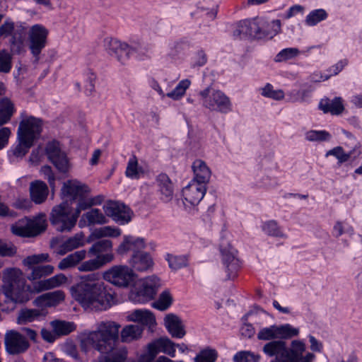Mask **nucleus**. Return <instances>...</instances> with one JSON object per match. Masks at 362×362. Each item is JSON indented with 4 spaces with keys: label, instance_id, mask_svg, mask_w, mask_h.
<instances>
[{
    "label": "nucleus",
    "instance_id": "1",
    "mask_svg": "<svg viewBox=\"0 0 362 362\" xmlns=\"http://www.w3.org/2000/svg\"><path fill=\"white\" fill-rule=\"evenodd\" d=\"M2 278L4 285L0 294V310L5 313L14 310L18 303L28 301L31 294L59 287L68 280L64 274H58L49 279L35 281L32 286L26 285L23 272L17 268L4 269Z\"/></svg>",
    "mask_w": 362,
    "mask_h": 362
},
{
    "label": "nucleus",
    "instance_id": "2",
    "mask_svg": "<svg viewBox=\"0 0 362 362\" xmlns=\"http://www.w3.org/2000/svg\"><path fill=\"white\" fill-rule=\"evenodd\" d=\"M72 298L86 310L101 311L110 307L112 296L100 281V275L92 273L81 276V281L69 288Z\"/></svg>",
    "mask_w": 362,
    "mask_h": 362
},
{
    "label": "nucleus",
    "instance_id": "3",
    "mask_svg": "<svg viewBox=\"0 0 362 362\" xmlns=\"http://www.w3.org/2000/svg\"><path fill=\"white\" fill-rule=\"evenodd\" d=\"M120 328V324L114 321L100 322L95 330H86L81 334V350L87 353L94 349L100 354L106 353L111 349L112 341L119 339Z\"/></svg>",
    "mask_w": 362,
    "mask_h": 362
},
{
    "label": "nucleus",
    "instance_id": "4",
    "mask_svg": "<svg viewBox=\"0 0 362 362\" xmlns=\"http://www.w3.org/2000/svg\"><path fill=\"white\" fill-rule=\"evenodd\" d=\"M305 349V344L300 340L292 341L290 348L283 340H273L264 344L262 351L270 357L276 356L270 362H313L315 356L310 352L303 356Z\"/></svg>",
    "mask_w": 362,
    "mask_h": 362
},
{
    "label": "nucleus",
    "instance_id": "5",
    "mask_svg": "<svg viewBox=\"0 0 362 362\" xmlns=\"http://www.w3.org/2000/svg\"><path fill=\"white\" fill-rule=\"evenodd\" d=\"M42 120L28 117L22 119L19 124L17 132L18 144L13 150V154L16 157H23L33 145L42 132Z\"/></svg>",
    "mask_w": 362,
    "mask_h": 362
},
{
    "label": "nucleus",
    "instance_id": "6",
    "mask_svg": "<svg viewBox=\"0 0 362 362\" xmlns=\"http://www.w3.org/2000/svg\"><path fill=\"white\" fill-rule=\"evenodd\" d=\"M87 253L95 256L81 262L78 270L81 272H89L98 270L114 259L112 243L110 240L103 239L94 243Z\"/></svg>",
    "mask_w": 362,
    "mask_h": 362
},
{
    "label": "nucleus",
    "instance_id": "7",
    "mask_svg": "<svg viewBox=\"0 0 362 362\" xmlns=\"http://www.w3.org/2000/svg\"><path fill=\"white\" fill-rule=\"evenodd\" d=\"M264 25H267V21L264 18L245 20L239 23L233 35L240 37H248L255 39L272 38L280 32L281 24L280 20H276L274 25V32L272 33L262 30Z\"/></svg>",
    "mask_w": 362,
    "mask_h": 362
},
{
    "label": "nucleus",
    "instance_id": "8",
    "mask_svg": "<svg viewBox=\"0 0 362 362\" xmlns=\"http://www.w3.org/2000/svg\"><path fill=\"white\" fill-rule=\"evenodd\" d=\"M52 225L59 232H70L76 226L78 218L67 200L52 209L49 218Z\"/></svg>",
    "mask_w": 362,
    "mask_h": 362
},
{
    "label": "nucleus",
    "instance_id": "9",
    "mask_svg": "<svg viewBox=\"0 0 362 362\" xmlns=\"http://www.w3.org/2000/svg\"><path fill=\"white\" fill-rule=\"evenodd\" d=\"M104 280L114 286L127 288L132 285L136 279L133 269L127 265H114L103 273Z\"/></svg>",
    "mask_w": 362,
    "mask_h": 362
},
{
    "label": "nucleus",
    "instance_id": "10",
    "mask_svg": "<svg viewBox=\"0 0 362 362\" xmlns=\"http://www.w3.org/2000/svg\"><path fill=\"white\" fill-rule=\"evenodd\" d=\"M103 45L107 52L116 58L121 64H125L130 56L134 53L141 52V47L139 45L129 46L112 37H106L103 40Z\"/></svg>",
    "mask_w": 362,
    "mask_h": 362
},
{
    "label": "nucleus",
    "instance_id": "11",
    "mask_svg": "<svg viewBox=\"0 0 362 362\" xmlns=\"http://www.w3.org/2000/svg\"><path fill=\"white\" fill-rule=\"evenodd\" d=\"M202 105L212 111L228 113L231 110L230 99L221 91L206 88L199 93Z\"/></svg>",
    "mask_w": 362,
    "mask_h": 362
},
{
    "label": "nucleus",
    "instance_id": "12",
    "mask_svg": "<svg viewBox=\"0 0 362 362\" xmlns=\"http://www.w3.org/2000/svg\"><path fill=\"white\" fill-rule=\"evenodd\" d=\"M160 286V280L157 276H148L142 280L139 288L131 291L129 298L136 303H145L154 298Z\"/></svg>",
    "mask_w": 362,
    "mask_h": 362
},
{
    "label": "nucleus",
    "instance_id": "13",
    "mask_svg": "<svg viewBox=\"0 0 362 362\" xmlns=\"http://www.w3.org/2000/svg\"><path fill=\"white\" fill-rule=\"evenodd\" d=\"M48 34V30L41 24H35L29 30V48L36 59L46 46Z\"/></svg>",
    "mask_w": 362,
    "mask_h": 362
},
{
    "label": "nucleus",
    "instance_id": "14",
    "mask_svg": "<svg viewBox=\"0 0 362 362\" xmlns=\"http://www.w3.org/2000/svg\"><path fill=\"white\" fill-rule=\"evenodd\" d=\"M44 218L35 220L22 219L11 228L13 234L22 237H32L38 235L46 228Z\"/></svg>",
    "mask_w": 362,
    "mask_h": 362
},
{
    "label": "nucleus",
    "instance_id": "15",
    "mask_svg": "<svg viewBox=\"0 0 362 362\" xmlns=\"http://www.w3.org/2000/svg\"><path fill=\"white\" fill-rule=\"evenodd\" d=\"M46 155L56 168L61 173H66L70 167L66 153L62 151L60 144L53 141L47 144Z\"/></svg>",
    "mask_w": 362,
    "mask_h": 362
},
{
    "label": "nucleus",
    "instance_id": "16",
    "mask_svg": "<svg viewBox=\"0 0 362 362\" xmlns=\"http://www.w3.org/2000/svg\"><path fill=\"white\" fill-rule=\"evenodd\" d=\"M4 344L6 351L11 355L25 353L30 346L25 337L15 330H10L6 333Z\"/></svg>",
    "mask_w": 362,
    "mask_h": 362
},
{
    "label": "nucleus",
    "instance_id": "17",
    "mask_svg": "<svg viewBox=\"0 0 362 362\" xmlns=\"http://www.w3.org/2000/svg\"><path fill=\"white\" fill-rule=\"evenodd\" d=\"M222 262L227 273L228 279H233L237 276L238 272L240 267V260L237 257L238 251L230 244L223 246L221 245Z\"/></svg>",
    "mask_w": 362,
    "mask_h": 362
},
{
    "label": "nucleus",
    "instance_id": "18",
    "mask_svg": "<svg viewBox=\"0 0 362 362\" xmlns=\"http://www.w3.org/2000/svg\"><path fill=\"white\" fill-rule=\"evenodd\" d=\"M85 245L84 235L82 233H76L61 243L53 239L51 246L54 248L55 252L59 255H64Z\"/></svg>",
    "mask_w": 362,
    "mask_h": 362
},
{
    "label": "nucleus",
    "instance_id": "19",
    "mask_svg": "<svg viewBox=\"0 0 362 362\" xmlns=\"http://www.w3.org/2000/svg\"><path fill=\"white\" fill-rule=\"evenodd\" d=\"M206 192V187L196 182H190L182 189L183 204L185 207L197 205L203 199Z\"/></svg>",
    "mask_w": 362,
    "mask_h": 362
},
{
    "label": "nucleus",
    "instance_id": "20",
    "mask_svg": "<svg viewBox=\"0 0 362 362\" xmlns=\"http://www.w3.org/2000/svg\"><path fill=\"white\" fill-rule=\"evenodd\" d=\"M103 209L107 216L120 224L127 223L131 220L129 209L122 203L108 202L103 206Z\"/></svg>",
    "mask_w": 362,
    "mask_h": 362
},
{
    "label": "nucleus",
    "instance_id": "21",
    "mask_svg": "<svg viewBox=\"0 0 362 362\" xmlns=\"http://www.w3.org/2000/svg\"><path fill=\"white\" fill-rule=\"evenodd\" d=\"M88 192V187L77 180H69L64 183L62 188V194L64 197L69 198L72 200H76L81 197L85 196Z\"/></svg>",
    "mask_w": 362,
    "mask_h": 362
},
{
    "label": "nucleus",
    "instance_id": "22",
    "mask_svg": "<svg viewBox=\"0 0 362 362\" xmlns=\"http://www.w3.org/2000/svg\"><path fill=\"white\" fill-rule=\"evenodd\" d=\"M156 355L163 353L171 358L175 357L176 345L168 337H161L148 343Z\"/></svg>",
    "mask_w": 362,
    "mask_h": 362
},
{
    "label": "nucleus",
    "instance_id": "23",
    "mask_svg": "<svg viewBox=\"0 0 362 362\" xmlns=\"http://www.w3.org/2000/svg\"><path fill=\"white\" fill-rule=\"evenodd\" d=\"M127 320L129 322H137L141 326L153 327L156 325V318L153 314L145 309H136L130 312L127 316Z\"/></svg>",
    "mask_w": 362,
    "mask_h": 362
},
{
    "label": "nucleus",
    "instance_id": "24",
    "mask_svg": "<svg viewBox=\"0 0 362 362\" xmlns=\"http://www.w3.org/2000/svg\"><path fill=\"white\" fill-rule=\"evenodd\" d=\"M165 327L172 337L182 339L185 334V326L181 319L175 314H168L164 318Z\"/></svg>",
    "mask_w": 362,
    "mask_h": 362
},
{
    "label": "nucleus",
    "instance_id": "25",
    "mask_svg": "<svg viewBox=\"0 0 362 362\" xmlns=\"http://www.w3.org/2000/svg\"><path fill=\"white\" fill-rule=\"evenodd\" d=\"M145 241L144 238L134 237L132 235H125L123 241L119 245L117 251L120 255L126 254L129 251L134 252V254L140 253L139 251L145 248Z\"/></svg>",
    "mask_w": 362,
    "mask_h": 362
},
{
    "label": "nucleus",
    "instance_id": "26",
    "mask_svg": "<svg viewBox=\"0 0 362 362\" xmlns=\"http://www.w3.org/2000/svg\"><path fill=\"white\" fill-rule=\"evenodd\" d=\"M107 218L98 209H91L84 213L80 220L78 225L81 228L86 226L102 225L107 223Z\"/></svg>",
    "mask_w": 362,
    "mask_h": 362
},
{
    "label": "nucleus",
    "instance_id": "27",
    "mask_svg": "<svg viewBox=\"0 0 362 362\" xmlns=\"http://www.w3.org/2000/svg\"><path fill=\"white\" fill-rule=\"evenodd\" d=\"M65 298V293L63 291L57 290L45 293L38 296L35 300V305L41 307L56 306L63 302Z\"/></svg>",
    "mask_w": 362,
    "mask_h": 362
},
{
    "label": "nucleus",
    "instance_id": "28",
    "mask_svg": "<svg viewBox=\"0 0 362 362\" xmlns=\"http://www.w3.org/2000/svg\"><path fill=\"white\" fill-rule=\"evenodd\" d=\"M194 177L192 182H199L206 187L211 177V170L206 163L202 160H196L192 164Z\"/></svg>",
    "mask_w": 362,
    "mask_h": 362
},
{
    "label": "nucleus",
    "instance_id": "29",
    "mask_svg": "<svg viewBox=\"0 0 362 362\" xmlns=\"http://www.w3.org/2000/svg\"><path fill=\"white\" fill-rule=\"evenodd\" d=\"M129 264L136 271L146 272L152 269L153 261L149 254L141 252L134 254L129 261Z\"/></svg>",
    "mask_w": 362,
    "mask_h": 362
},
{
    "label": "nucleus",
    "instance_id": "30",
    "mask_svg": "<svg viewBox=\"0 0 362 362\" xmlns=\"http://www.w3.org/2000/svg\"><path fill=\"white\" fill-rule=\"evenodd\" d=\"M87 251L85 250H78L69 254L63 258L58 264V269L62 271L67 270L79 266L81 262L86 258Z\"/></svg>",
    "mask_w": 362,
    "mask_h": 362
},
{
    "label": "nucleus",
    "instance_id": "31",
    "mask_svg": "<svg viewBox=\"0 0 362 362\" xmlns=\"http://www.w3.org/2000/svg\"><path fill=\"white\" fill-rule=\"evenodd\" d=\"M160 199L164 202H169L173 197V185L166 174H160L156 179Z\"/></svg>",
    "mask_w": 362,
    "mask_h": 362
},
{
    "label": "nucleus",
    "instance_id": "32",
    "mask_svg": "<svg viewBox=\"0 0 362 362\" xmlns=\"http://www.w3.org/2000/svg\"><path fill=\"white\" fill-rule=\"evenodd\" d=\"M143 326L138 325H127L120 332V340L123 343H132L142 337Z\"/></svg>",
    "mask_w": 362,
    "mask_h": 362
},
{
    "label": "nucleus",
    "instance_id": "33",
    "mask_svg": "<svg viewBox=\"0 0 362 362\" xmlns=\"http://www.w3.org/2000/svg\"><path fill=\"white\" fill-rule=\"evenodd\" d=\"M319 108L324 113H331L332 115H340L344 110L342 103V99L340 97H335L333 100L323 98L319 103Z\"/></svg>",
    "mask_w": 362,
    "mask_h": 362
},
{
    "label": "nucleus",
    "instance_id": "34",
    "mask_svg": "<svg viewBox=\"0 0 362 362\" xmlns=\"http://www.w3.org/2000/svg\"><path fill=\"white\" fill-rule=\"evenodd\" d=\"M99 358L100 362H124L127 357V349L124 346L113 347L111 344V349Z\"/></svg>",
    "mask_w": 362,
    "mask_h": 362
},
{
    "label": "nucleus",
    "instance_id": "35",
    "mask_svg": "<svg viewBox=\"0 0 362 362\" xmlns=\"http://www.w3.org/2000/svg\"><path fill=\"white\" fill-rule=\"evenodd\" d=\"M31 199L35 204H41L45 201L48 195L47 185L40 180L31 182L30 186Z\"/></svg>",
    "mask_w": 362,
    "mask_h": 362
},
{
    "label": "nucleus",
    "instance_id": "36",
    "mask_svg": "<svg viewBox=\"0 0 362 362\" xmlns=\"http://www.w3.org/2000/svg\"><path fill=\"white\" fill-rule=\"evenodd\" d=\"M16 112L13 103L8 98L0 100V127L7 124Z\"/></svg>",
    "mask_w": 362,
    "mask_h": 362
},
{
    "label": "nucleus",
    "instance_id": "37",
    "mask_svg": "<svg viewBox=\"0 0 362 362\" xmlns=\"http://www.w3.org/2000/svg\"><path fill=\"white\" fill-rule=\"evenodd\" d=\"M313 91L311 86L303 84L299 90L293 89L287 94L288 101L292 103L304 102L309 98L310 93Z\"/></svg>",
    "mask_w": 362,
    "mask_h": 362
},
{
    "label": "nucleus",
    "instance_id": "38",
    "mask_svg": "<svg viewBox=\"0 0 362 362\" xmlns=\"http://www.w3.org/2000/svg\"><path fill=\"white\" fill-rule=\"evenodd\" d=\"M50 261L49 255L47 253L35 254L26 257L22 261V264L28 269H33L44 262Z\"/></svg>",
    "mask_w": 362,
    "mask_h": 362
},
{
    "label": "nucleus",
    "instance_id": "39",
    "mask_svg": "<svg viewBox=\"0 0 362 362\" xmlns=\"http://www.w3.org/2000/svg\"><path fill=\"white\" fill-rule=\"evenodd\" d=\"M52 326L53 331L57 337L67 335L76 329V325L74 322L66 321H53L52 322Z\"/></svg>",
    "mask_w": 362,
    "mask_h": 362
},
{
    "label": "nucleus",
    "instance_id": "40",
    "mask_svg": "<svg viewBox=\"0 0 362 362\" xmlns=\"http://www.w3.org/2000/svg\"><path fill=\"white\" fill-rule=\"evenodd\" d=\"M54 269V267L50 264L37 266L31 269V272L28 275L27 278L31 281L40 279L42 277L52 274Z\"/></svg>",
    "mask_w": 362,
    "mask_h": 362
},
{
    "label": "nucleus",
    "instance_id": "41",
    "mask_svg": "<svg viewBox=\"0 0 362 362\" xmlns=\"http://www.w3.org/2000/svg\"><path fill=\"white\" fill-rule=\"evenodd\" d=\"M142 168L139 165L138 160L135 156L129 158L125 171V175L131 179H139L143 174Z\"/></svg>",
    "mask_w": 362,
    "mask_h": 362
},
{
    "label": "nucleus",
    "instance_id": "42",
    "mask_svg": "<svg viewBox=\"0 0 362 362\" xmlns=\"http://www.w3.org/2000/svg\"><path fill=\"white\" fill-rule=\"evenodd\" d=\"M40 315V312L36 309H23L18 313L17 322L25 325L33 322Z\"/></svg>",
    "mask_w": 362,
    "mask_h": 362
},
{
    "label": "nucleus",
    "instance_id": "43",
    "mask_svg": "<svg viewBox=\"0 0 362 362\" xmlns=\"http://www.w3.org/2000/svg\"><path fill=\"white\" fill-rule=\"evenodd\" d=\"M328 15L325 10L320 8L310 11L305 17V23L308 26H315L325 20Z\"/></svg>",
    "mask_w": 362,
    "mask_h": 362
},
{
    "label": "nucleus",
    "instance_id": "44",
    "mask_svg": "<svg viewBox=\"0 0 362 362\" xmlns=\"http://www.w3.org/2000/svg\"><path fill=\"white\" fill-rule=\"evenodd\" d=\"M191 85V81L189 79H183L180 81L175 88L166 94V96L174 100H180L185 94L186 90Z\"/></svg>",
    "mask_w": 362,
    "mask_h": 362
},
{
    "label": "nucleus",
    "instance_id": "45",
    "mask_svg": "<svg viewBox=\"0 0 362 362\" xmlns=\"http://www.w3.org/2000/svg\"><path fill=\"white\" fill-rule=\"evenodd\" d=\"M305 139L311 142H322L329 141L331 134L325 130H309L305 132Z\"/></svg>",
    "mask_w": 362,
    "mask_h": 362
},
{
    "label": "nucleus",
    "instance_id": "46",
    "mask_svg": "<svg viewBox=\"0 0 362 362\" xmlns=\"http://www.w3.org/2000/svg\"><path fill=\"white\" fill-rule=\"evenodd\" d=\"M10 35H12V43L14 44L17 39L15 23L11 18H7L0 26V37L5 38Z\"/></svg>",
    "mask_w": 362,
    "mask_h": 362
},
{
    "label": "nucleus",
    "instance_id": "47",
    "mask_svg": "<svg viewBox=\"0 0 362 362\" xmlns=\"http://www.w3.org/2000/svg\"><path fill=\"white\" fill-rule=\"evenodd\" d=\"M218 356L217 351L207 347L201 350L194 358V362H215Z\"/></svg>",
    "mask_w": 362,
    "mask_h": 362
},
{
    "label": "nucleus",
    "instance_id": "48",
    "mask_svg": "<svg viewBox=\"0 0 362 362\" xmlns=\"http://www.w3.org/2000/svg\"><path fill=\"white\" fill-rule=\"evenodd\" d=\"M262 229L265 234L269 236L286 238V235L281 231L280 227L274 221H269L265 222L262 225Z\"/></svg>",
    "mask_w": 362,
    "mask_h": 362
},
{
    "label": "nucleus",
    "instance_id": "49",
    "mask_svg": "<svg viewBox=\"0 0 362 362\" xmlns=\"http://www.w3.org/2000/svg\"><path fill=\"white\" fill-rule=\"evenodd\" d=\"M173 303V298L168 291H163L158 300L153 303V307L163 311L167 310Z\"/></svg>",
    "mask_w": 362,
    "mask_h": 362
},
{
    "label": "nucleus",
    "instance_id": "50",
    "mask_svg": "<svg viewBox=\"0 0 362 362\" xmlns=\"http://www.w3.org/2000/svg\"><path fill=\"white\" fill-rule=\"evenodd\" d=\"M165 259L168 261L170 268L175 271L186 267L188 262L186 256H176L170 254L166 255Z\"/></svg>",
    "mask_w": 362,
    "mask_h": 362
},
{
    "label": "nucleus",
    "instance_id": "51",
    "mask_svg": "<svg viewBox=\"0 0 362 362\" xmlns=\"http://www.w3.org/2000/svg\"><path fill=\"white\" fill-rule=\"evenodd\" d=\"M257 339L264 341H273L279 339L278 326L272 325L261 329L257 334Z\"/></svg>",
    "mask_w": 362,
    "mask_h": 362
},
{
    "label": "nucleus",
    "instance_id": "52",
    "mask_svg": "<svg viewBox=\"0 0 362 362\" xmlns=\"http://www.w3.org/2000/svg\"><path fill=\"white\" fill-rule=\"evenodd\" d=\"M120 230L111 226H104L95 229L92 235L96 238H102L104 237H117L120 235Z\"/></svg>",
    "mask_w": 362,
    "mask_h": 362
},
{
    "label": "nucleus",
    "instance_id": "53",
    "mask_svg": "<svg viewBox=\"0 0 362 362\" xmlns=\"http://www.w3.org/2000/svg\"><path fill=\"white\" fill-rule=\"evenodd\" d=\"M351 151L346 153L342 147L337 146L327 151L325 156H334L337 159L338 163L341 164L343 163L348 161L349 159L351 158Z\"/></svg>",
    "mask_w": 362,
    "mask_h": 362
},
{
    "label": "nucleus",
    "instance_id": "54",
    "mask_svg": "<svg viewBox=\"0 0 362 362\" xmlns=\"http://www.w3.org/2000/svg\"><path fill=\"white\" fill-rule=\"evenodd\" d=\"M77 199V204L74 211L77 218L79 217L82 211H85L93 205L100 204V201L97 202L95 199H88L86 198L85 196L81 197Z\"/></svg>",
    "mask_w": 362,
    "mask_h": 362
},
{
    "label": "nucleus",
    "instance_id": "55",
    "mask_svg": "<svg viewBox=\"0 0 362 362\" xmlns=\"http://www.w3.org/2000/svg\"><path fill=\"white\" fill-rule=\"evenodd\" d=\"M279 339H286L296 337L299 334V329L296 328L290 324H285L278 326Z\"/></svg>",
    "mask_w": 362,
    "mask_h": 362
},
{
    "label": "nucleus",
    "instance_id": "56",
    "mask_svg": "<svg viewBox=\"0 0 362 362\" xmlns=\"http://www.w3.org/2000/svg\"><path fill=\"white\" fill-rule=\"evenodd\" d=\"M261 95L264 97L279 100L284 98V93L282 90H274L270 83H267L260 88Z\"/></svg>",
    "mask_w": 362,
    "mask_h": 362
},
{
    "label": "nucleus",
    "instance_id": "57",
    "mask_svg": "<svg viewBox=\"0 0 362 362\" xmlns=\"http://www.w3.org/2000/svg\"><path fill=\"white\" fill-rule=\"evenodd\" d=\"M260 356L249 351H241L233 356L235 362H259Z\"/></svg>",
    "mask_w": 362,
    "mask_h": 362
},
{
    "label": "nucleus",
    "instance_id": "58",
    "mask_svg": "<svg viewBox=\"0 0 362 362\" xmlns=\"http://www.w3.org/2000/svg\"><path fill=\"white\" fill-rule=\"evenodd\" d=\"M12 68V56L6 50L0 51V72L8 73Z\"/></svg>",
    "mask_w": 362,
    "mask_h": 362
},
{
    "label": "nucleus",
    "instance_id": "59",
    "mask_svg": "<svg viewBox=\"0 0 362 362\" xmlns=\"http://www.w3.org/2000/svg\"><path fill=\"white\" fill-rule=\"evenodd\" d=\"M300 52L297 48L289 47L280 51L275 57V61L277 62L286 61L297 57Z\"/></svg>",
    "mask_w": 362,
    "mask_h": 362
},
{
    "label": "nucleus",
    "instance_id": "60",
    "mask_svg": "<svg viewBox=\"0 0 362 362\" xmlns=\"http://www.w3.org/2000/svg\"><path fill=\"white\" fill-rule=\"evenodd\" d=\"M16 252V248L11 244L0 240V256L11 257Z\"/></svg>",
    "mask_w": 362,
    "mask_h": 362
},
{
    "label": "nucleus",
    "instance_id": "61",
    "mask_svg": "<svg viewBox=\"0 0 362 362\" xmlns=\"http://www.w3.org/2000/svg\"><path fill=\"white\" fill-rule=\"evenodd\" d=\"M40 174L47 179L51 188L54 189L55 183V176L52 169L49 165H43L40 169Z\"/></svg>",
    "mask_w": 362,
    "mask_h": 362
},
{
    "label": "nucleus",
    "instance_id": "62",
    "mask_svg": "<svg viewBox=\"0 0 362 362\" xmlns=\"http://www.w3.org/2000/svg\"><path fill=\"white\" fill-rule=\"evenodd\" d=\"M347 63H348V62L346 59H343V60L338 62L337 64L332 66L329 69L328 71L330 74L325 75V76H321V78L322 80H327L330 78L331 76L338 74L344 69V67L347 65Z\"/></svg>",
    "mask_w": 362,
    "mask_h": 362
},
{
    "label": "nucleus",
    "instance_id": "63",
    "mask_svg": "<svg viewBox=\"0 0 362 362\" xmlns=\"http://www.w3.org/2000/svg\"><path fill=\"white\" fill-rule=\"evenodd\" d=\"M11 135V131L8 127L0 129V150L4 148L8 143V139Z\"/></svg>",
    "mask_w": 362,
    "mask_h": 362
},
{
    "label": "nucleus",
    "instance_id": "64",
    "mask_svg": "<svg viewBox=\"0 0 362 362\" xmlns=\"http://www.w3.org/2000/svg\"><path fill=\"white\" fill-rule=\"evenodd\" d=\"M146 353L141 356L139 362H153L156 357L157 355L153 351V350L151 349V346L148 344L146 346Z\"/></svg>",
    "mask_w": 362,
    "mask_h": 362
}]
</instances>
